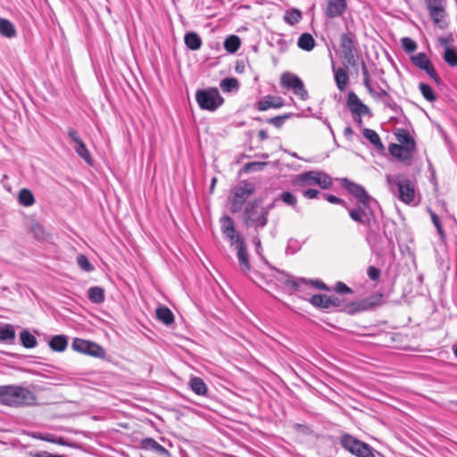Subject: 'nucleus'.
<instances>
[{
  "mask_svg": "<svg viewBox=\"0 0 457 457\" xmlns=\"http://www.w3.org/2000/svg\"><path fill=\"white\" fill-rule=\"evenodd\" d=\"M369 92V94L376 100H380L383 102V99H385L386 97H387L389 96V94L383 88H379L378 91H376L372 86H370V87L366 88Z\"/></svg>",
  "mask_w": 457,
  "mask_h": 457,
  "instance_id": "nucleus-47",
  "label": "nucleus"
},
{
  "mask_svg": "<svg viewBox=\"0 0 457 457\" xmlns=\"http://www.w3.org/2000/svg\"><path fill=\"white\" fill-rule=\"evenodd\" d=\"M15 337V330L11 324H0V340L12 341Z\"/></svg>",
  "mask_w": 457,
  "mask_h": 457,
  "instance_id": "nucleus-34",
  "label": "nucleus"
},
{
  "mask_svg": "<svg viewBox=\"0 0 457 457\" xmlns=\"http://www.w3.org/2000/svg\"><path fill=\"white\" fill-rule=\"evenodd\" d=\"M37 438H39L43 441L50 442L53 444L60 445H70V444L63 438V437H56L54 435L51 434H46V435H38L36 436Z\"/></svg>",
  "mask_w": 457,
  "mask_h": 457,
  "instance_id": "nucleus-39",
  "label": "nucleus"
},
{
  "mask_svg": "<svg viewBox=\"0 0 457 457\" xmlns=\"http://www.w3.org/2000/svg\"><path fill=\"white\" fill-rule=\"evenodd\" d=\"M420 90L423 96V97L428 102H434L436 100V96L432 87L425 83L420 84Z\"/></svg>",
  "mask_w": 457,
  "mask_h": 457,
  "instance_id": "nucleus-42",
  "label": "nucleus"
},
{
  "mask_svg": "<svg viewBox=\"0 0 457 457\" xmlns=\"http://www.w3.org/2000/svg\"><path fill=\"white\" fill-rule=\"evenodd\" d=\"M30 231L37 240H44L47 237V233L44 227L39 223H33L30 228Z\"/></svg>",
  "mask_w": 457,
  "mask_h": 457,
  "instance_id": "nucleus-41",
  "label": "nucleus"
},
{
  "mask_svg": "<svg viewBox=\"0 0 457 457\" xmlns=\"http://www.w3.org/2000/svg\"><path fill=\"white\" fill-rule=\"evenodd\" d=\"M453 41V37L451 35L447 36V37H441L438 38V42L440 43V45L444 47H445V49L447 47H449V44Z\"/></svg>",
  "mask_w": 457,
  "mask_h": 457,
  "instance_id": "nucleus-62",
  "label": "nucleus"
},
{
  "mask_svg": "<svg viewBox=\"0 0 457 457\" xmlns=\"http://www.w3.org/2000/svg\"><path fill=\"white\" fill-rule=\"evenodd\" d=\"M35 394L21 386H0V403L10 406H32L36 404Z\"/></svg>",
  "mask_w": 457,
  "mask_h": 457,
  "instance_id": "nucleus-2",
  "label": "nucleus"
},
{
  "mask_svg": "<svg viewBox=\"0 0 457 457\" xmlns=\"http://www.w3.org/2000/svg\"><path fill=\"white\" fill-rule=\"evenodd\" d=\"M341 184L345 189H346L352 195L356 198V201H361L370 197L365 188L347 179H343Z\"/></svg>",
  "mask_w": 457,
  "mask_h": 457,
  "instance_id": "nucleus-15",
  "label": "nucleus"
},
{
  "mask_svg": "<svg viewBox=\"0 0 457 457\" xmlns=\"http://www.w3.org/2000/svg\"><path fill=\"white\" fill-rule=\"evenodd\" d=\"M195 100L202 110L216 111L224 103V99L216 87L198 89L195 93Z\"/></svg>",
  "mask_w": 457,
  "mask_h": 457,
  "instance_id": "nucleus-5",
  "label": "nucleus"
},
{
  "mask_svg": "<svg viewBox=\"0 0 457 457\" xmlns=\"http://www.w3.org/2000/svg\"><path fill=\"white\" fill-rule=\"evenodd\" d=\"M74 149L80 158H82L87 164L92 165L93 159L83 140L74 144Z\"/></svg>",
  "mask_w": 457,
  "mask_h": 457,
  "instance_id": "nucleus-28",
  "label": "nucleus"
},
{
  "mask_svg": "<svg viewBox=\"0 0 457 457\" xmlns=\"http://www.w3.org/2000/svg\"><path fill=\"white\" fill-rule=\"evenodd\" d=\"M220 223L222 233L235 226L233 219L228 216L222 217L220 219Z\"/></svg>",
  "mask_w": 457,
  "mask_h": 457,
  "instance_id": "nucleus-54",
  "label": "nucleus"
},
{
  "mask_svg": "<svg viewBox=\"0 0 457 457\" xmlns=\"http://www.w3.org/2000/svg\"><path fill=\"white\" fill-rule=\"evenodd\" d=\"M346 0H328L325 15L328 18L342 16L346 11Z\"/></svg>",
  "mask_w": 457,
  "mask_h": 457,
  "instance_id": "nucleus-14",
  "label": "nucleus"
},
{
  "mask_svg": "<svg viewBox=\"0 0 457 457\" xmlns=\"http://www.w3.org/2000/svg\"><path fill=\"white\" fill-rule=\"evenodd\" d=\"M0 34L3 37L12 38L16 37L17 31L12 22L7 19L0 18Z\"/></svg>",
  "mask_w": 457,
  "mask_h": 457,
  "instance_id": "nucleus-25",
  "label": "nucleus"
},
{
  "mask_svg": "<svg viewBox=\"0 0 457 457\" xmlns=\"http://www.w3.org/2000/svg\"><path fill=\"white\" fill-rule=\"evenodd\" d=\"M303 195L304 197L308 199H313L316 198L319 195V191L316 189L309 188L303 191Z\"/></svg>",
  "mask_w": 457,
  "mask_h": 457,
  "instance_id": "nucleus-60",
  "label": "nucleus"
},
{
  "mask_svg": "<svg viewBox=\"0 0 457 457\" xmlns=\"http://www.w3.org/2000/svg\"><path fill=\"white\" fill-rule=\"evenodd\" d=\"M388 150L392 156L409 165L411 162L413 153L416 149H411L408 146L397 144H391Z\"/></svg>",
  "mask_w": 457,
  "mask_h": 457,
  "instance_id": "nucleus-13",
  "label": "nucleus"
},
{
  "mask_svg": "<svg viewBox=\"0 0 457 457\" xmlns=\"http://www.w3.org/2000/svg\"><path fill=\"white\" fill-rule=\"evenodd\" d=\"M427 8L429 10L440 9L444 6V0H426Z\"/></svg>",
  "mask_w": 457,
  "mask_h": 457,
  "instance_id": "nucleus-55",
  "label": "nucleus"
},
{
  "mask_svg": "<svg viewBox=\"0 0 457 457\" xmlns=\"http://www.w3.org/2000/svg\"><path fill=\"white\" fill-rule=\"evenodd\" d=\"M254 185L245 180L240 181L233 189V196L245 202L254 192Z\"/></svg>",
  "mask_w": 457,
  "mask_h": 457,
  "instance_id": "nucleus-16",
  "label": "nucleus"
},
{
  "mask_svg": "<svg viewBox=\"0 0 457 457\" xmlns=\"http://www.w3.org/2000/svg\"><path fill=\"white\" fill-rule=\"evenodd\" d=\"M431 220L435 227L436 228L437 233L441 239H444L445 237V231L443 229V227L441 225L439 217L433 212H431Z\"/></svg>",
  "mask_w": 457,
  "mask_h": 457,
  "instance_id": "nucleus-50",
  "label": "nucleus"
},
{
  "mask_svg": "<svg viewBox=\"0 0 457 457\" xmlns=\"http://www.w3.org/2000/svg\"><path fill=\"white\" fill-rule=\"evenodd\" d=\"M156 318L163 324L169 326L174 322L172 312L165 306L158 307L155 311Z\"/></svg>",
  "mask_w": 457,
  "mask_h": 457,
  "instance_id": "nucleus-24",
  "label": "nucleus"
},
{
  "mask_svg": "<svg viewBox=\"0 0 457 457\" xmlns=\"http://www.w3.org/2000/svg\"><path fill=\"white\" fill-rule=\"evenodd\" d=\"M361 72H362V76H363V85L366 88H368L371 86L370 73H369L367 66L363 61L361 62Z\"/></svg>",
  "mask_w": 457,
  "mask_h": 457,
  "instance_id": "nucleus-52",
  "label": "nucleus"
},
{
  "mask_svg": "<svg viewBox=\"0 0 457 457\" xmlns=\"http://www.w3.org/2000/svg\"><path fill=\"white\" fill-rule=\"evenodd\" d=\"M383 104H385L386 107L391 109L395 112H398V111L400 110L399 105L394 101L390 95L385 99H383Z\"/></svg>",
  "mask_w": 457,
  "mask_h": 457,
  "instance_id": "nucleus-53",
  "label": "nucleus"
},
{
  "mask_svg": "<svg viewBox=\"0 0 457 457\" xmlns=\"http://www.w3.org/2000/svg\"><path fill=\"white\" fill-rule=\"evenodd\" d=\"M284 105V101L281 97H276L273 96H267L262 98L257 103V108L259 111H266L270 108H280Z\"/></svg>",
  "mask_w": 457,
  "mask_h": 457,
  "instance_id": "nucleus-18",
  "label": "nucleus"
},
{
  "mask_svg": "<svg viewBox=\"0 0 457 457\" xmlns=\"http://www.w3.org/2000/svg\"><path fill=\"white\" fill-rule=\"evenodd\" d=\"M20 337L21 344L25 348H33L37 344L36 337L27 330H23Z\"/></svg>",
  "mask_w": 457,
  "mask_h": 457,
  "instance_id": "nucleus-37",
  "label": "nucleus"
},
{
  "mask_svg": "<svg viewBox=\"0 0 457 457\" xmlns=\"http://www.w3.org/2000/svg\"><path fill=\"white\" fill-rule=\"evenodd\" d=\"M392 187H395L398 191L399 199L405 203L411 204L415 198V186L413 181L403 174H397L391 179H387Z\"/></svg>",
  "mask_w": 457,
  "mask_h": 457,
  "instance_id": "nucleus-6",
  "label": "nucleus"
},
{
  "mask_svg": "<svg viewBox=\"0 0 457 457\" xmlns=\"http://www.w3.org/2000/svg\"><path fill=\"white\" fill-rule=\"evenodd\" d=\"M141 447L145 450L153 451L160 455L168 454L167 449L151 437L143 439L141 442Z\"/></svg>",
  "mask_w": 457,
  "mask_h": 457,
  "instance_id": "nucleus-21",
  "label": "nucleus"
},
{
  "mask_svg": "<svg viewBox=\"0 0 457 457\" xmlns=\"http://www.w3.org/2000/svg\"><path fill=\"white\" fill-rule=\"evenodd\" d=\"M49 347L58 353H62L66 350L68 346V337L64 335L54 336L48 342Z\"/></svg>",
  "mask_w": 457,
  "mask_h": 457,
  "instance_id": "nucleus-20",
  "label": "nucleus"
},
{
  "mask_svg": "<svg viewBox=\"0 0 457 457\" xmlns=\"http://www.w3.org/2000/svg\"><path fill=\"white\" fill-rule=\"evenodd\" d=\"M339 308L345 309L346 307V303L337 295H329V308Z\"/></svg>",
  "mask_w": 457,
  "mask_h": 457,
  "instance_id": "nucleus-45",
  "label": "nucleus"
},
{
  "mask_svg": "<svg viewBox=\"0 0 457 457\" xmlns=\"http://www.w3.org/2000/svg\"><path fill=\"white\" fill-rule=\"evenodd\" d=\"M268 165V162H251L246 163L244 166V171L245 172H253L262 170L265 166Z\"/></svg>",
  "mask_w": 457,
  "mask_h": 457,
  "instance_id": "nucleus-43",
  "label": "nucleus"
},
{
  "mask_svg": "<svg viewBox=\"0 0 457 457\" xmlns=\"http://www.w3.org/2000/svg\"><path fill=\"white\" fill-rule=\"evenodd\" d=\"M184 42L187 47L192 51L199 50L203 45L200 36L194 31H189L185 34Z\"/></svg>",
  "mask_w": 457,
  "mask_h": 457,
  "instance_id": "nucleus-19",
  "label": "nucleus"
},
{
  "mask_svg": "<svg viewBox=\"0 0 457 457\" xmlns=\"http://www.w3.org/2000/svg\"><path fill=\"white\" fill-rule=\"evenodd\" d=\"M428 75L432 78L433 79H435V81L436 82H439V77L438 75L436 74L435 69L433 68L432 64L429 66V68H427V70H424Z\"/></svg>",
  "mask_w": 457,
  "mask_h": 457,
  "instance_id": "nucleus-63",
  "label": "nucleus"
},
{
  "mask_svg": "<svg viewBox=\"0 0 457 457\" xmlns=\"http://www.w3.org/2000/svg\"><path fill=\"white\" fill-rule=\"evenodd\" d=\"M402 46L407 53H412L417 49V44L410 37L402 38Z\"/></svg>",
  "mask_w": 457,
  "mask_h": 457,
  "instance_id": "nucleus-49",
  "label": "nucleus"
},
{
  "mask_svg": "<svg viewBox=\"0 0 457 457\" xmlns=\"http://www.w3.org/2000/svg\"><path fill=\"white\" fill-rule=\"evenodd\" d=\"M237 241L238 242V245L237 246V259L240 263V268L242 271L245 272L250 270V262L248 260V253L246 250V246L243 237H237Z\"/></svg>",
  "mask_w": 457,
  "mask_h": 457,
  "instance_id": "nucleus-17",
  "label": "nucleus"
},
{
  "mask_svg": "<svg viewBox=\"0 0 457 457\" xmlns=\"http://www.w3.org/2000/svg\"><path fill=\"white\" fill-rule=\"evenodd\" d=\"M412 63L421 70H427L431 65V62L424 53H419L411 57Z\"/></svg>",
  "mask_w": 457,
  "mask_h": 457,
  "instance_id": "nucleus-35",
  "label": "nucleus"
},
{
  "mask_svg": "<svg viewBox=\"0 0 457 457\" xmlns=\"http://www.w3.org/2000/svg\"><path fill=\"white\" fill-rule=\"evenodd\" d=\"M339 48L345 63L355 68L359 59V46L354 32L347 30L340 35Z\"/></svg>",
  "mask_w": 457,
  "mask_h": 457,
  "instance_id": "nucleus-3",
  "label": "nucleus"
},
{
  "mask_svg": "<svg viewBox=\"0 0 457 457\" xmlns=\"http://www.w3.org/2000/svg\"><path fill=\"white\" fill-rule=\"evenodd\" d=\"M71 348L78 353L96 358L103 359L105 356V351L101 345L78 337L73 339Z\"/></svg>",
  "mask_w": 457,
  "mask_h": 457,
  "instance_id": "nucleus-9",
  "label": "nucleus"
},
{
  "mask_svg": "<svg viewBox=\"0 0 457 457\" xmlns=\"http://www.w3.org/2000/svg\"><path fill=\"white\" fill-rule=\"evenodd\" d=\"M280 85L287 90H292L293 93L302 100L308 98V92L305 89L303 80L292 72L286 71L281 74Z\"/></svg>",
  "mask_w": 457,
  "mask_h": 457,
  "instance_id": "nucleus-8",
  "label": "nucleus"
},
{
  "mask_svg": "<svg viewBox=\"0 0 457 457\" xmlns=\"http://www.w3.org/2000/svg\"><path fill=\"white\" fill-rule=\"evenodd\" d=\"M286 286L295 291H301L304 287L312 286L317 289L321 290H328V287L326 284H324L321 280H307L303 278H299L296 279H293L289 276L284 275V279L282 281Z\"/></svg>",
  "mask_w": 457,
  "mask_h": 457,
  "instance_id": "nucleus-11",
  "label": "nucleus"
},
{
  "mask_svg": "<svg viewBox=\"0 0 457 457\" xmlns=\"http://www.w3.org/2000/svg\"><path fill=\"white\" fill-rule=\"evenodd\" d=\"M297 46L303 50L311 51L315 46V40L311 34L303 33L299 37Z\"/></svg>",
  "mask_w": 457,
  "mask_h": 457,
  "instance_id": "nucleus-29",
  "label": "nucleus"
},
{
  "mask_svg": "<svg viewBox=\"0 0 457 457\" xmlns=\"http://www.w3.org/2000/svg\"><path fill=\"white\" fill-rule=\"evenodd\" d=\"M337 294H352L353 290L345 283L337 282L335 287Z\"/></svg>",
  "mask_w": 457,
  "mask_h": 457,
  "instance_id": "nucleus-57",
  "label": "nucleus"
},
{
  "mask_svg": "<svg viewBox=\"0 0 457 457\" xmlns=\"http://www.w3.org/2000/svg\"><path fill=\"white\" fill-rule=\"evenodd\" d=\"M299 184L319 185L323 189H328L332 187V179L325 172L311 170L299 175Z\"/></svg>",
  "mask_w": 457,
  "mask_h": 457,
  "instance_id": "nucleus-10",
  "label": "nucleus"
},
{
  "mask_svg": "<svg viewBox=\"0 0 457 457\" xmlns=\"http://www.w3.org/2000/svg\"><path fill=\"white\" fill-rule=\"evenodd\" d=\"M377 204V201L370 196L356 201L355 206L348 210L349 216L353 220L368 228L366 240L370 245L377 237L374 227H378V222L373 211V207Z\"/></svg>",
  "mask_w": 457,
  "mask_h": 457,
  "instance_id": "nucleus-1",
  "label": "nucleus"
},
{
  "mask_svg": "<svg viewBox=\"0 0 457 457\" xmlns=\"http://www.w3.org/2000/svg\"><path fill=\"white\" fill-rule=\"evenodd\" d=\"M290 117L289 114L276 116L268 120V123L273 125L276 128L283 126L285 120Z\"/></svg>",
  "mask_w": 457,
  "mask_h": 457,
  "instance_id": "nucleus-51",
  "label": "nucleus"
},
{
  "mask_svg": "<svg viewBox=\"0 0 457 457\" xmlns=\"http://www.w3.org/2000/svg\"><path fill=\"white\" fill-rule=\"evenodd\" d=\"M346 105L353 116H371V111L353 91L348 93Z\"/></svg>",
  "mask_w": 457,
  "mask_h": 457,
  "instance_id": "nucleus-12",
  "label": "nucleus"
},
{
  "mask_svg": "<svg viewBox=\"0 0 457 457\" xmlns=\"http://www.w3.org/2000/svg\"><path fill=\"white\" fill-rule=\"evenodd\" d=\"M77 263L79 267L85 271H92L94 270L93 265L90 263L87 257L84 254H79L77 257Z\"/></svg>",
  "mask_w": 457,
  "mask_h": 457,
  "instance_id": "nucleus-44",
  "label": "nucleus"
},
{
  "mask_svg": "<svg viewBox=\"0 0 457 457\" xmlns=\"http://www.w3.org/2000/svg\"><path fill=\"white\" fill-rule=\"evenodd\" d=\"M18 200L20 204L25 207L31 206L35 203L32 192L27 188H23L19 192Z\"/></svg>",
  "mask_w": 457,
  "mask_h": 457,
  "instance_id": "nucleus-31",
  "label": "nucleus"
},
{
  "mask_svg": "<svg viewBox=\"0 0 457 457\" xmlns=\"http://www.w3.org/2000/svg\"><path fill=\"white\" fill-rule=\"evenodd\" d=\"M189 386L191 390L198 395H205L208 390L204 381L198 377L192 378Z\"/></svg>",
  "mask_w": 457,
  "mask_h": 457,
  "instance_id": "nucleus-26",
  "label": "nucleus"
},
{
  "mask_svg": "<svg viewBox=\"0 0 457 457\" xmlns=\"http://www.w3.org/2000/svg\"><path fill=\"white\" fill-rule=\"evenodd\" d=\"M240 38L236 35L228 37L224 41V48L228 53H236L240 47Z\"/></svg>",
  "mask_w": 457,
  "mask_h": 457,
  "instance_id": "nucleus-32",
  "label": "nucleus"
},
{
  "mask_svg": "<svg viewBox=\"0 0 457 457\" xmlns=\"http://www.w3.org/2000/svg\"><path fill=\"white\" fill-rule=\"evenodd\" d=\"M87 295L94 303H102L104 301V291L100 287H90L87 291Z\"/></svg>",
  "mask_w": 457,
  "mask_h": 457,
  "instance_id": "nucleus-30",
  "label": "nucleus"
},
{
  "mask_svg": "<svg viewBox=\"0 0 457 457\" xmlns=\"http://www.w3.org/2000/svg\"><path fill=\"white\" fill-rule=\"evenodd\" d=\"M68 137H70L71 141L74 144L82 140L81 137L79 136V133L72 128L68 129Z\"/></svg>",
  "mask_w": 457,
  "mask_h": 457,
  "instance_id": "nucleus-59",
  "label": "nucleus"
},
{
  "mask_svg": "<svg viewBox=\"0 0 457 457\" xmlns=\"http://www.w3.org/2000/svg\"><path fill=\"white\" fill-rule=\"evenodd\" d=\"M445 7L429 10V15L436 24H440L445 17Z\"/></svg>",
  "mask_w": 457,
  "mask_h": 457,
  "instance_id": "nucleus-46",
  "label": "nucleus"
},
{
  "mask_svg": "<svg viewBox=\"0 0 457 457\" xmlns=\"http://www.w3.org/2000/svg\"><path fill=\"white\" fill-rule=\"evenodd\" d=\"M444 59L450 66H457V51L453 48L447 47L444 54Z\"/></svg>",
  "mask_w": 457,
  "mask_h": 457,
  "instance_id": "nucleus-40",
  "label": "nucleus"
},
{
  "mask_svg": "<svg viewBox=\"0 0 457 457\" xmlns=\"http://www.w3.org/2000/svg\"><path fill=\"white\" fill-rule=\"evenodd\" d=\"M280 199L285 203L287 204V205H290V206H293L295 207L296 205V203H297V199L296 197L290 192H283L281 195H280Z\"/></svg>",
  "mask_w": 457,
  "mask_h": 457,
  "instance_id": "nucleus-48",
  "label": "nucleus"
},
{
  "mask_svg": "<svg viewBox=\"0 0 457 457\" xmlns=\"http://www.w3.org/2000/svg\"><path fill=\"white\" fill-rule=\"evenodd\" d=\"M341 445L357 457H375L372 448L356 437L345 434L341 438Z\"/></svg>",
  "mask_w": 457,
  "mask_h": 457,
  "instance_id": "nucleus-7",
  "label": "nucleus"
},
{
  "mask_svg": "<svg viewBox=\"0 0 457 457\" xmlns=\"http://www.w3.org/2000/svg\"><path fill=\"white\" fill-rule=\"evenodd\" d=\"M395 136L397 141L399 142L398 145L408 146L411 149H416V143L406 129H398Z\"/></svg>",
  "mask_w": 457,
  "mask_h": 457,
  "instance_id": "nucleus-23",
  "label": "nucleus"
},
{
  "mask_svg": "<svg viewBox=\"0 0 457 457\" xmlns=\"http://www.w3.org/2000/svg\"><path fill=\"white\" fill-rule=\"evenodd\" d=\"M310 303L320 309H329V295H314L311 297Z\"/></svg>",
  "mask_w": 457,
  "mask_h": 457,
  "instance_id": "nucleus-33",
  "label": "nucleus"
},
{
  "mask_svg": "<svg viewBox=\"0 0 457 457\" xmlns=\"http://www.w3.org/2000/svg\"><path fill=\"white\" fill-rule=\"evenodd\" d=\"M220 88L223 92H233L239 88V82L235 78H226L220 81Z\"/></svg>",
  "mask_w": 457,
  "mask_h": 457,
  "instance_id": "nucleus-36",
  "label": "nucleus"
},
{
  "mask_svg": "<svg viewBox=\"0 0 457 457\" xmlns=\"http://www.w3.org/2000/svg\"><path fill=\"white\" fill-rule=\"evenodd\" d=\"M367 274L371 280H378L380 277V270L374 266H370L367 270Z\"/></svg>",
  "mask_w": 457,
  "mask_h": 457,
  "instance_id": "nucleus-58",
  "label": "nucleus"
},
{
  "mask_svg": "<svg viewBox=\"0 0 457 457\" xmlns=\"http://www.w3.org/2000/svg\"><path fill=\"white\" fill-rule=\"evenodd\" d=\"M32 457H65L59 454H52L46 451H39L32 454Z\"/></svg>",
  "mask_w": 457,
  "mask_h": 457,
  "instance_id": "nucleus-61",
  "label": "nucleus"
},
{
  "mask_svg": "<svg viewBox=\"0 0 457 457\" xmlns=\"http://www.w3.org/2000/svg\"><path fill=\"white\" fill-rule=\"evenodd\" d=\"M244 203L245 202L233 196L231 200L230 211L233 213L238 212L242 209Z\"/></svg>",
  "mask_w": 457,
  "mask_h": 457,
  "instance_id": "nucleus-56",
  "label": "nucleus"
},
{
  "mask_svg": "<svg viewBox=\"0 0 457 457\" xmlns=\"http://www.w3.org/2000/svg\"><path fill=\"white\" fill-rule=\"evenodd\" d=\"M363 137L370 142V144L378 150H383L384 145L380 140L378 134L370 129H363Z\"/></svg>",
  "mask_w": 457,
  "mask_h": 457,
  "instance_id": "nucleus-27",
  "label": "nucleus"
},
{
  "mask_svg": "<svg viewBox=\"0 0 457 457\" xmlns=\"http://www.w3.org/2000/svg\"><path fill=\"white\" fill-rule=\"evenodd\" d=\"M302 19V13L297 9H292L286 12L285 21L290 25H295Z\"/></svg>",
  "mask_w": 457,
  "mask_h": 457,
  "instance_id": "nucleus-38",
  "label": "nucleus"
},
{
  "mask_svg": "<svg viewBox=\"0 0 457 457\" xmlns=\"http://www.w3.org/2000/svg\"><path fill=\"white\" fill-rule=\"evenodd\" d=\"M269 208L262 207L256 202H249L244 210V222L246 227L262 228L268 222Z\"/></svg>",
  "mask_w": 457,
  "mask_h": 457,
  "instance_id": "nucleus-4",
  "label": "nucleus"
},
{
  "mask_svg": "<svg viewBox=\"0 0 457 457\" xmlns=\"http://www.w3.org/2000/svg\"><path fill=\"white\" fill-rule=\"evenodd\" d=\"M334 77L338 90L344 92L349 83V76L346 71L343 68L334 70Z\"/></svg>",
  "mask_w": 457,
  "mask_h": 457,
  "instance_id": "nucleus-22",
  "label": "nucleus"
},
{
  "mask_svg": "<svg viewBox=\"0 0 457 457\" xmlns=\"http://www.w3.org/2000/svg\"><path fill=\"white\" fill-rule=\"evenodd\" d=\"M326 199L328 202L331 203V204H343L344 201L341 200L340 198L337 197L336 195H326Z\"/></svg>",
  "mask_w": 457,
  "mask_h": 457,
  "instance_id": "nucleus-64",
  "label": "nucleus"
}]
</instances>
